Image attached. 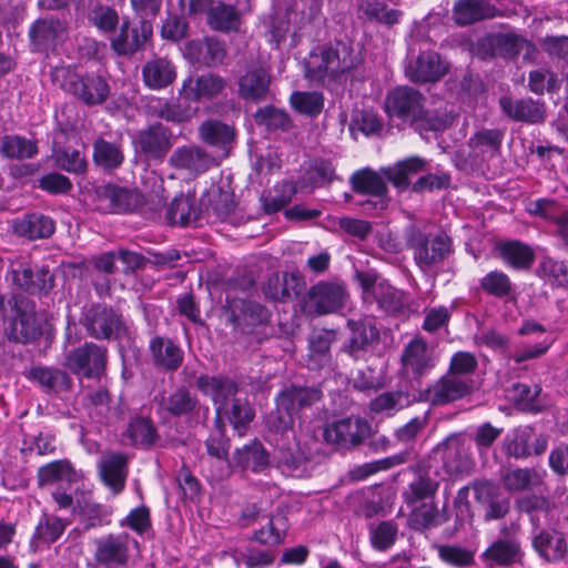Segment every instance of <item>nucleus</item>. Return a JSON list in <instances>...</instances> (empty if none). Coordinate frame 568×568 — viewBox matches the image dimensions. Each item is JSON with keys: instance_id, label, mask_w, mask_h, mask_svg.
<instances>
[{"instance_id": "27", "label": "nucleus", "mask_w": 568, "mask_h": 568, "mask_svg": "<svg viewBox=\"0 0 568 568\" xmlns=\"http://www.w3.org/2000/svg\"><path fill=\"white\" fill-rule=\"evenodd\" d=\"M95 194L113 213H134L143 204V195L136 189L106 184L97 187Z\"/></svg>"}, {"instance_id": "8", "label": "nucleus", "mask_w": 568, "mask_h": 568, "mask_svg": "<svg viewBox=\"0 0 568 568\" xmlns=\"http://www.w3.org/2000/svg\"><path fill=\"white\" fill-rule=\"evenodd\" d=\"M348 294L344 285L321 281L311 286L304 300V312L312 316L335 313L345 306Z\"/></svg>"}, {"instance_id": "49", "label": "nucleus", "mask_w": 568, "mask_h": 568, "mask_svg": "<svg viewBox=\"0 0 568 568\" xmlns=\"http://www.w3.org/2000/svg\"><path fill=\"white\" fill-rule=\"evenodd\" d=\"M142 78L148 88L161 90L174 82L176 78L175 67L165 58H155L143 65Z\"/></svg>"}, {"instance_id": "37", "label": "nucleus", "mask_w": 568, "mask_h": 568, "mask_svg": "<svg viewBox=\"0 0 568 568\" xmlns=\"http://www.w3.org/2000/svg\"><path fill=\"white\" fill-rule=\"evenodd\" d=\"M132 447L150 449L160 440V434L153 420L148 416H132L122 434Z\"/></svg>"}, {"instance_id": "16", "label": "nucleus", "mask_w": 568, "mask_h": 568, "mask_svg": "<svg viewBox=\"0 0 568 568\" xmlns=\"http://www.w3.org/2000/svg\"><path fill=\"white\" fill-rule=\"evenodd\" d=\"M531 547L547 564H557L568 555V539L564 531L554 527H540L531 532Z\"/></svg>"}, {"instance_id": "24", "label": "nucleus", "mask_w": 568, "mask_h": 568, "mask_svg": "<svg viewBox=\"0 0 568 568\" xmlns=\"http://www.w3.org/2000/svg\"><path fill=\"white\" fill-rule=\"evenodd\" d=\"M196 387L216 406L215 417L222 418L224 407L239 398V385L227 376L202 374L196 378Z\"/></svg>"}, {"instance_id": "43", "label": "nucleus", "mask_w": 568, "mask_h": 568, "mask_svg": "<svg viewBox=\"0 0 568 568\" xmlns=\"http://www.w3.org/2000/svg\"><path fill=\"white\" fill-rule=\"evenodd\" d=\"M497 14L498 9L486 0H457L453 8V20L459 27L493 19Z\"/></svg>"}, {"instance_id": "62", "label": "nucleus", "mask_w": 568, "mask_h": 568, "mask_svg": "<svg viewBox=\"0 0 568 568\" xmlns=\"http://www.w3.org/2000/svg\"><path fill=\"white\" fill-rule=\"evenodd\" d=\"M338 180L335 166L331 160L315 159L304 175V184L312 189L324 187Z\"/></svg>"}, {"instance_id": "57", "label": "nucleus", "mask_w": 568, "mask_h": 568, "mask_svg": "<svg viewBox=\"0 0 568 568\" xmlns=\"http://www.w3.org/2000/svg\"><path fill=\"white\" fill-rule=\"evenodd\" d=\"M371 301H375L378 308L389 315L403 313L406 304L405 293L385 281L374 287V297Z\"/></svg>"}, {"instance_id": "15", "label": "nucleus", "mask_w": 568, "mask_h": 568, "mask_svg": "<svg viewBox=\"0 0 568 568\" xmlns=\"http://www.w3.org/2000/svg\"><path fill=\"white\" fill-rule=\"evenodd\" d=\"M207 455L215 459L216 469L212 470L211 478L222 480L232 473V459L229 458L231 440L225 433V422L220 417L214 418L213 429L204 442Z\"/></svg>"}, {"instance_id": "28", "label": "nucleus", "mask_w": 568, "mask_h": 568, "mask_svg": "<svg viewBox=\"0 0 568 568\" xmlns=\"http://www.w3.org/2000/svg\"><path fill=\"white\" fill-rule=\"evenodd\" d=\"M227 81L220 74L206 72L195 78L184 80L181 94L187 101H211L226 89Z\"/></svg>"}, {"instance_id": "13", "label": "nucleus", "mask_w": 568, "mask_h": 568, "mask_svg": "<svg viewBox=\"0 0 568 568\" xmlns=\"http://www.w3.org/2000/svg\"><path fill=\"white\" fill-rule=\"evenodd\" d=\"M371 424L362 417H345L333 422L324 429V439L342 448L361 445L371 435Z\"/></svg>"}, {"instance_id": "34", "label": "nucleus", "mask_w": 568, "mask_h": 568, "mask_svg": "<svg viewBox=\"0 0 568 568\" xmlns=\"http://www.w3.org/2000/svg\"><path fill=\"white\" fill-rule=\"evenodd\" d=\"M12 229L16 235L37 241L51 237L55 231V222L41 212H31L16 219Z\"/></svg>"}, {"instance_id": "56", "label": "nucleus", "mask_w": 568, "mask_h": 568, "mask_svg": "<svg viewBox=\"0 0 568 568\" xmlns=\"http://www.w3.org/2000/svg\"><path fill=\"white\" fill-rule=\"evenodd\" d=\"M255 417V410L245 398L233 399L225 406L222 413V420L226 418L239 436H244L250 424Z\"/></svg>"}, {"instance_id": "29", "label": "nucleus", "mask_w": 568, "mask_h": 568, "mask_svg": "<svg viewBox=\"0 0 568 568\" xmlns=\"http://www.w3.org/2000/svg\"><path fill=\"white\" fill-rule=\"evenodd\" d=\"M524 555L519 539L497 538L480 555V560L488 568L508 567L521 562Z\"/></svg>"}, {"instance_id": "40", "label": "nucleus", "mask_w": 568, "mask_h": 568, "mask_svg": "<svg viewBox=\"0 0 568 568\" xmlns=\"http://www.w3.org/2000/svg\"><path fill=\"white\" fill-rule=\"evenodd\" d=\"M253 473H263L270 466V455L258 439L236 448L232 456V467Z\"/></svg>"}, {"instance_id": "46", "label": "nucleus", "mask_w": 568, "mask_h": 568, "mask_svg": "<svg viewBox=\"0 0 568 568\" xmlns=\"http://www.w3.org/2000/svg\"><path fill=\"white\" fill-rule=\"evenodd\" d=\"M427 162L419 156H410L392 166L382 168L381 172L398 191L409 186L410 176L426 170Z\"/></svg>"}, {"instance_id": "14", "label": "nucleus", "mask_w": 568, "mask_h": 568, "mask_svg": "<svg viewBox=\"0 0 568 568\" xmlns=\"http://www.w3.org/2000/svg\"><path fill=\"white\" fill-rule=\"evenodd\" d=\"M402 374L405 378L420 384L436 364L433 352L423 338H413L405 347L400 356Z\"/></svg>"}, {"instance_id": "9", "label": "nucleus", "mask_w": 568, "mask_h": 568, "mask_svg": "<svg viewBox=\"0 0 568 568\" xmlns=\"http://www.w3.org/2000/svg\"><path fill=\"white\" fill-rule=\"evenodd\" d=\"M526 44L527 40L514 32H493L476 40L473 53L481 60H491L497 57L515 60Z\"/></svg>"}, {"instance_id": "52", "label": "nucleus", "mask_w": 568, "mask_h": 568, "mask_svg": "<svg viewBox=\"0 0 568 568\" xmlns=\"http://www.w3.org/2000/svg\"><path fill=\"white\" fill-rule=\"evenodd\" d=\"M87 20L102 34H114L119 24L120 16L111 4L88 3Z\"/></svg>"}, {"instance_id": "10", "label": "nucleus", "mask_w": 568, "mask_h": 568, "mask_svg": "<svg viewBox=\"0 0 568 568\" xmlns=\"http://www.w3.org/2000/svg\"><path fill=\"white\" fill-rule=\"evenodd\" d=\"M18 312L3 326V335L8 341L19 344H29L42 335L41 324L37 318L36 303L33 300H20L14 304Z\"/></svg>"}, {"instance_id": "39", "label": "nucleus", "mask_w": 568, "mask_h": 568, "mask_svg": "<svg viewBox=\"0 0 568 568\" xmlns=\"http://www.w3.org/2000/svg\"><path fill=\"white\" fill-rule=\"evenodd\" d=\"M28 377L38 383L47 394L63 395L72 390L73 382L70 375L57 367H32Z\"/></svg>"}, {"instance_id": "31", "label": "nucleus", "mask_w": 568, "mask_h": 568, "mask_svg": "<svg viewBox=\"0 0 568 568\" xmlns=\"http://www.w3.org/2000/svg\"><path fill=\"white\" fill-rule=\"evenodd\" d=\"M322 396L323 393L318 387L291 385L277 394L275 403L278 407L297 416L300 412L318 403Z\"/></svg>"}, {"instance_id": "47", "label": "nucleus", "mask_w": 568, "mask_h": 568, "mask_svg": "<svg viewBox=\"0 0 568 568\" xmlns=\"http://www.w3.org/2000/svg\"><path fill=\"white\" fill-rule=\"evenodd\" d=\"M164 209L163 222L168 225L187 226L195 223L201 213L196 207L195 197L184 194L175 196Z\"/></svg>"}, {"instance_id": "41", "label": "nucleus", "mask_w": 568, "mask_h": 568, "mask_svg": "<svg viewBox=\"0 0 568 568\" xmlns=\"http://www.w3.org/2000/svg\"><path fill=\"white\" fill-rule=\"evenodd\" d=\"M186 50L194 62L209 68L222 64L226 55L224 42L214 37L191 40L186 44Z\"/></svg>"}, {"instance_id": "53", "label": "nucleus", "mask_w": 568, "mask_h": 568, "mask_svg": "<svg viewBox=\"0 0 568 568\" xmlns=\"http://www.w3.org/2000/svg\"><path fill=\"white\" fill-rule=\"evenodd\" d=\"M443 454L444 466L450 474L463 471L468 466V457L464 443L457 435H452L436 447Z\"/></svg>"}, {"instance_id": "63", "label": "nucleus", "mask_w": 568, "mask_h": 568, "mask_svg": "<svg viewBox=\"0 0 568 568\" xmlns=\"http://www.w3.org/2000/svg\"><path fill=\"white\" fill-rule=\"evenodd\" d=\"M336 339L334 331H321L314 333L308 342L310 361L318 367L328 365L331 362V346Z\"/></svg>"}, {"instance_id": "61", "label": "nucleus", "mask_w": 568, "mask_h": 568, "mask_svg": "<svg viewBox=\"0 0 568 568\" xmlns=\"http://www.w3.org/2000/svg\"><path fill=\"white\" fill-rule=\"evenodd\" d=\"M505 489L509 493L529 490L540 483V477L534 468L508 469L501 475Z\"/></svg>"}, {"instance_id": "33", "label": "nucleus", "mask_w": 568, "mask_h": 568, "mask_svg": "<svg viewBox=\"0 0 568 568\" xmlns=\"http://www.w3.org/2000/svg\"><path fill=\"white\" fill-rule=\"evenodd\" d=\"M149 352L154 367L168 373L176 372L183 363L182 348L169 337H153L149 344Z\"/></svg>"}, {"instance_id": "26", "label": "nucleus", "mask_w": 568, "mask_h": 568, "mask_svg": "<svg viewBox=\"0 0 568 568\" xmlns=\"http://www.w3.org/2000/svg\"><path fill=\"white\" fill-rule=\"evenodd\" d=\"M172 132L161 122L138 132L134 143L148 160H162L172 146Z\"/></svg>"}, {"instance_id": "1", "label": "nucleus", "mask_w": 568, "mask_h": 568, "mask_svg": "<svg viewBox=\"0 0 568 568\" xmlns=\"http://www.w3.org/2000/svg\"><path fill=\"white\" fill-rule=\"evenodd\" d=\"M359 63L351 44L336 41L314 50L305 62V77L324 83L325 79L339 80Z\"/></svg>"}, {"instance_id": "45", "label": "nucleus", "mask_w": 568, "mask_h": 568, "mask_svg": "<svg viewBox=\"0 0 568 568\" xmlns=\"http://www.w3.org/2000/svg\"><path fill=\"white\" fill-rule=\"evenodd\" d=\"M515 506L518 513L528 516L532 530L542 527V520L547 519L556 507L549 497L535 493L517 498Z\"/></svg>"}, {"instance_id": "23", "label": "nucleus", "mask_w": 568, "mask_h": 568, "mask_svg": "<svg viewBox=\"0 0 568 568\" xmlns=\"http://www.w3.org/2000/svg\"><path fill=\"white\" fill-rule=\"evenodd\" d=\"M159 407L171 417H185L189 420H197L201 410H204V414L209 412L207 407L202 406L196 394L185 386H179L168 395H163L159 403Z\"/></svg>"}, {"instance_id": "36", "label": "nucleus", "mask_w": 568, "mask_h": 568, "mask_svg": "<svg viewBox=\"0 0 568 568\" xmlns=\"http://www.w3.org/2000/svg\"><path fill=\"white\" fill-rule=\"evenodd\" d=\"M305 283L296 273H273L263 287L266 297L273 301L286 302L298 296L304 290Z\"/></svg>"}, {"instance_id": "12", "label": "nucleus", "mask_w": 568, "mask_h": 568, "mask_svg": "<svg viewBox=\"0 0 568 568\" xmlns=\"http://www.w3.org/2000/svg\"><path fill=\"white\" fill-rule=\"evenodd\" d=\"M425 98L416 89L410 87H397L385 99V111L392 118L414 125L423 113Z\"/></svg>"}, {"instance_id": "20", "label": "nucleus", "mask_w": 568, "mask_h": 568, "mask_svg": "<svg viewBox=\"0 0 568 568\" xmlns=\"http://www.w3.org/2000/svg\"><path fill=\"white\" fill-rule=\"evenodd\" d=\"M119 26V31L110 39V47L118 55L135 54L145 47L153 34L145 24H132L129 17H123Z\"/></svg>"}, {"instance_id": "55", "label": "nucleus", "mask_w": 568, "mask_h": 568, "mask_svg": "<svg viewBox=\"0 0 568 568\" xmlns=\"http://www.w3.org/2000/svg\"><path fill=\"white\" fill-rule=\"evenodd\" d=\"M0 153L11 160L32 159L39 153L38 142L18 134L4 135L0 139Z\"/></svg>"}, {"instance_id": "59", "label": "nucleus", "mask_w": 568, "mask_h": 568, "mask_svg": "<svg viewBox=\"0 0 568 568\" xmlns=\"http://www.w3.org/2000/svg\"><path fill=\"white\" fill-rule=\"evenodd\" d=\"M54 165L61 171L82 175L88 171V160L79 150L70 146L54 149L52 152Z\"/></svg>"}, {"instance_id": "51", "label": "nucleus", "mask_w": 568, "mask_h": 568, "mask_svg": "<svg viewBox=\"0 0 568 568\" xmlns=\"http://www.w3.org/2000/svg\"><path fill=\"white\" fill-rule=\"evenodd\" d=\"M387 179L379 171L365 168L354 172L349 179L352 190L357 194L381 196L388 194Z\"/></svg>"}, {"instance_id": "42", "label": "nucleus", "mask_w": 568, "mask_h": 568, "mask_svg": "<svg viewBox=\"0 0 568 568\" xmlns=\"http://www.w3.org/2000/svg\"><path fill=\"white\" fill-rule=\"evenodd\" d=\"M243 23V10L236 6L215 0L206 17V24L213 31L231 33L240 30Z\"/></svg>"}, {"instance_id": "3", "label": "nucleus", "mask_w": 568, "mask_h": 568, "mask_svg": "<svg viewBox=\"0 0 568 568\" xmlns=\"http://www.w3.org/2000/svg\"><path fill=\"white\" fill-rule=\"evenodd\" d=\"M52 82L87 106L103 104L110 97L109 81L98 73H78L70 67H55Z\"/></svg>"}, {"instance_id": "44", "label": "nucleus", "mask_w": 568, "mask_h": 568, "mask_svg": "<svg viewBox=\"0 0 568 568\" xmlns=\"http://www.w3.org/2000/svg\"><path fill=\"white\" fill-rule=\"evenodd\" d=\"M125 160L121 141H108L101 136L92 143L93 164L105 173L118 170Z\"/></svg>"}, {"instance_id": "30", "label": "nucleus", "mask_w": 568, "mask_h": 568, "mask_svg": "<svg viewBox=\"0 0 568 568\" xmlns=\"http://www.w3.org/2000/svg\"><path fill=\"white\" fill-rule=\"evenodd\" d=\"M499 105L504 114L517 122L537 124L546 119L545 104L531 98L514 99L504 95L499 99Z\"/></svg>"}, {"instance_id": "38", "label": "nucleus", "mask_w": 568, "mask_h": 568, "mask_svg": "<svg viewBox=\"0 0 568 568\" xmlns=\"http://www.w3.org/2000/svg\"><path fill=\"white\" fill-rule=\"evenodd\" d=\"M199 134L203 142L219 149L221 158L229 156L236 138L234 126L220 120L204 121L199 128Z\"/></svg>"}, {"instance_id": "32", "label": "nucleus", "mask_w": 568, "mask_h": 568, "mask_svg": "<svg viewBox=\"0 0 568 568\" xmlns=\"http://www.w3.org/2000/svg\"><path fill=\"white\" fill-rule=\"evenodd\" d=\"M169 164L178 170H185L197 174L207 171L216 162L215 158L201 146L184 145L176 148L172 152Z\"/></svg>"}, {"instance_id": "50", "label": "nucleus", "mask_w": 568, "mask_h": 568, "mask_svg": "<svg viewBox=\"0 0 568 568\" xmlns=\"http://www.w3.org/2000/svg\"><path fill=\"white\" fill-rule=\"evenodd\" d=\"M503 262L517 271L529 270L535 261L532 248L520 241H507L497 245Z\"/></svg>"}, {"instance_id": "11", "label": "nucleus", "mask_w": 568, "mask_h": 568, "mask_svg": "<svg viewBox=\"0 0 568 568\" xmlns=\"http://www.w3.org/2000/svg\"><path fill=\"white\" fill-rule=\"evenodd\" d=\"M106 354L105 347L87 342L67 355L65 364L75 375L100 379L106 367Z\"/></svg>"}, {"instance_id": "35", "label": "nucleus", "mask_w": 568, "mask_h": 568, "mask_svg": "<svg viewBox=\"0 0 568 568\" xmlns=\"http://www.w3.org/2000/svg\"><path fill=\"white\" fill-rule=\"evenodd\" d=\"M12 281L30 294H48L54 287V276L48 267L36 270L21 265L12 271Z\"/></svg>"}, {"instance_id": "58", "label": "nucleus", "mask_w": 568, "mask_h": 568, "mask_svg": "<svg viewBox=\"0 0 568 568\" xmlns=\"http://www.w3.org/2000/svg\"><path fill=\"white\" fill-rule=\"evenodd\" d=\"M206 201L202 200L209 215L215 216L217 220H226L235 209L234 194L221 187L212 189L206 194Z\"/></svg>"}, {"instance_id": "21", "label": "nucleus", "mask_w": 568, "mask_h": 568, "mask_svg": "<svg viewBox=\"0 0 568 568\" xmlns=\"http://www.w3.org/2000/svg\"><path fill=\"white\" fill-rule=\"evenodd\" d=\"M448 72V63L435 51H423L408 60L406 77L414 83H434Z\"/></svg>"}, {"instance_id": "18", "label": "nucleus", "mask_w": 568, "mask_h": 568, "mask_svg": "<svg viewBox=\"0 0 568 568\" xmlns=\"http://www.w3.org/2000/svg\"><path fill=\"white\" fill-rule=\"evenodd\" d=\"M65 23L53 16L39 18L29 28L28 37L33 52L48 53L55 50L65 36Z\"/></svg>"}, {"instance_id": "2", "label": "nucleus", "mask_w": 568, "mask_h": 568, "mask_svg": "<svg viewBox=\"0 0 568 568\" xmlns=\"http://www.w3.org/2000/svg\"><path fill=\"white\" fill-rule=\"evenodd\" d=\"M405 244L413 252L416 265L428 272L446 261L453 252V241L445 232L427 233L416 224L404 230Z\"/></svg>"}, {"instance_id": "60", "label": "nucleus", "mask_w": 568, "mask_h": 568, "mask_svg": "<svg viewBox=\"0 0 568 568\" xmlns=\"http://www.w3.org/2000/svg\"><path fill=\"white\" fill-rule=\"evenodd\" d=\"M77 471L68 459L51 462L38 470V484L44 486L55 481L73 483L77 480Z\"/></svg>"}, {"instance_id": "25", "label": "nucleus", "mask_w": 568, "mask_h": 568, "mask_svg": "<svg viewBox=\"0 0 568 568\" xmlns=\"http://www.w3.org/2000/svg\"><path fill=\"white\" fill-rule=\"evenodd\" d=\"M94 560L104 568H120L126 566L130 552V537L128 534L108 535L94 540Z\"/></svg>"}, {"instance_id": "6", "label": "nucleus", "mask_w": 568, "mask_h": 568, "mask_svg": "<svg viewBox=\"0 0 568 568\" xmlns=\"http://www.w3.org/2000/svg\"><path fill=\"white\" fill-rule=\"evenodd\" d=\"M474 381L470 377L455 376L447 372L424 390L417 399L439 407L458 402L473 393Z\"/></svg>"}, {"instance_id": "4", "label": "nucleus", "mask_w": 568, "mask_h": 568, "mask_svg": "<svg viewBox=\"0 0 568 568\" xmlns=\"http://www.w3.org/2000/svg\"><path fill=\"white\" fill-rule=\"evenodd\" d=\"M80 323L90 337L99 341L120 339L126 331L122 315L101 303L84 307Z\"/></svg>"}, {"instance_id": "19", "label": "nucleus", "mask_w": 568, "mask_h": 568, "mask_svg": "<svg viewBox=\"0 0 568 568\" xmlns=\"http://www.w3.org/2000/svg\"><path fill=\"white\" fill-rule=\"evenodd\" d=\"M272 75L262 64H252L237 79V95L246 102L261 103L268 99Z\"/></svg>"}, {"instance_id": "17", "label": "nucleus", "mask_w": 568, "mask_h": 568, "mask_svg": "<svg viewBox=\"0 0 568 568\" xmlns=\"http://www.w3.org/2000/svg\"><path fill=\"white\" fill-rule=\"evenodd\" d=\"M471 488L475 500L483 511L484 520H499L509 513L510 500L497 484L490 480L474 481Z\"/></svg>"}, {"instance_id": "5", "label": "nucleus", "mask_w": 568, "mask_h": 568, "mask_svg": "<svg viewBox=\"0 0 568 568\" xmlns=\"http://www.w3.org/2000/svg\"><path fill=\"white\" fill-rule=\"evenodd\" d=\"M222 317L239 334H251L256 327L266 325L270 312L262 304L244 298H226L222 307Z\"/></svg>"}, {"instance_id": "54", "label": "nucleus", "mask_w": 568, "mask_h": 568, "mask_svg": "<svg viewBox=\"0 0 568 568\" xmlns=\"http://www.w3.org/2000/svg\"><path fill=\"white\" fill-rule=\"evenodd\" d=\"M412 510V521L417 529H429L448 521L449 515L444 507L438 509L434 499L408 507Z\"/></svg>"}, {"instance_id": "64", "label": "nucleus", "mask_w": 568, "mask_h": 568, "mask_svg": "<svg viewBox=\"0 0 568 568\" xmlns=\"http://www.w3.org/2000/svg\"><path fill=\"white\" fill-rule=\"evenodd\" d=\"M504 135L499 129H481L468 140V146L477 153L494 155L499 153Z\"/></svg>"}, {"instance_id": "48", "label": "nucleus", "mask_w": 568, "mask_h": 568, "mask_svg": "<svg viewBox=\"0 0 568 568\" xmlns=\"http://www.w3.org/2000/svg\"><path fill=\"white\" fill-rule=\"evenodd\" d=\"M438 488L439 481L436 475L432 476L429 471H418L404 489L403 498L407 507L415 506L435 499Z\"/></svg>"}, {"instance_id": "22", "label": "nucleus", "mask_w": 568, "mask_h": 568, "mask_svg": "<svg viewBox=\"0 0 568 568\" xmlns=\"http://www.w3.org/2000/svg\"><path fill=\"white\" fill-rule=\"evenodd\" d=\"M100 480L113 496L120 495L126 485L129 476V457L124 453H104L97 465Z\"/></svg>"}, {"instance_id": "7", "label": "nucleus", "mask_w": 568, "mask_h": 568, "mask_svg": "<svg viewBox=\"0 0 568 568\" xmlns=\"http://www.w3.org/2000/svg\"><path fill=\"white\" fill-rule=\"evenodd\" d=\"M349 336L341 351L355 361L364 359L374 353L381 342V333L373 318L348 320Z\"/></svg>"}]
</instances>
